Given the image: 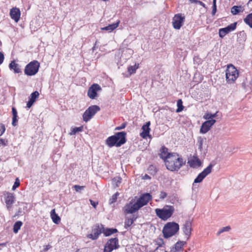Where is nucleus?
Segmentation results:
<instances>
[{
	"mask_svg": "<svg viewBox=\"0 0 252 252\" xmlns=\"http://www.w3.org/2000/svg\"><path fill=\"white\" fill-rule=\"evenodd\" d=\"M152 199V195L148 192L142 194L139 197L136 196L125 205L124 213L126 214H133L146 205Z\"/></svg>",
	"mask_w": 252,
	"mask_h": 252,
	"instance_id": "1",
	"label": "nucleus"
},
{
	"mask_svg": "<svg viewBox=\"0 0 252 252\" xmlns=\"http://www.w3.org/2000/svg\"><path fill=\"white\" fill-rule=\"evenodd\" d=\"M126 141V132L122 131L116 132L114 135L108 137L105 140V144L110 148L120 147L125 144Z\"/></svg>",
	"mask_w": 252,
	"mask_h": 252,
	"instance_id": "2",
	"label": "nucleus"
},
{
	"mask_svg": "<svg viewBox=\"0 0 252 252\" xmlns=\"http://www.w3.org/2000/svg\"><path fill=\"white\" fill-rule=\"evenodd\" d=\"M186 163V160L178 154V156L172 157L170 159L166 161L165 165L168 170L175 172L179 171Z\"/></svg>",
	"mask_w": 252,
	"mask_h": 252,
	"instance_id": "3",
	"label": "nucleus"
},
{
	"mask_svg": "<svg viewBox=\"0 0 252 252\" xmlns=\"http://www.w3.org/2000/svg\"><path fill=\"white\" fill-rule=\"evenodd\" d=\"M179 224L175 222L171 221L167 222L162 229L163 237L165 239H168L176 235L179 231Z\"/></svg>",
	"mask_w": 252,
	"mask_h": 252,
	"instance_id": "4",
	"label": "nucleus"
},
{
	"mask_svg": "<svg viewBox=\"0 0 252 252\" xmlns=\"http://www.w3.org/2000/svg\"><path fill=\"white\" fill-rule=\"evenodd\" d=\"M175 211L174 206L165 205L162 208H157L155 213L157 216L162 220L166 221L172 217Z\"/></svg>",
	"mask_w": 252,
	"mask_h": 252,
	"instance_id": "5",
	"label": "nucleus"
},
{
	"mask_svg": "<svg viewBox=\"0 0 252 252\" xmlns=\"http://www.w3.org/2000/svg\"><path fill=\"white\" fill-rule=\"evenodd\" d=\"M40 66V64L38 61H32L26 65L24 73L28 76H34L38 73Z\"/></svg>",
	"mask_w": 252,
	"mask_h": 252,
	"instance_id": "6",
	"label": "nucleus"
},
{
	"mask_svg": "<svg viewBox=\"0 0 252 252\" xmlns=\"http://www.w3.org/2000/svg\"><path fill=\"white\" fill-rule=\"evenodd\" d=\"M226 80L228 83H233L239 76L238 70L232 64L228 65L225 71Z\"/></svg>",
	"mask_w": 252,
	"mask_h": 252,
	"instance_id": "7",
	"label": "nucleus"
},
{
	"mask_svg": "<svg viewBox=\"0 0 252 252\" xmlns=\"http://www.w3.org/2000/svg\"><path fill=\"white\" fill-rule=\"evenodd\" d=\"M100 110V108L98 105H93L89 106L83 114V121L85 122L89 121Z\"/></svg>",
	"mask_w": 252,
	"mask_h": 252,
	"instance_id": "8",
	"label": "nucleus"
},
{
	"mask_svg": "<svg viewBox=\"0 0 252 252\" xmlns=\"http://www.w3.org/2000/svg\"><path fill=\"white\" fill-rule=\"evenodd\" d=\"M120 247L117 237L111 238L108 240L104 246L103 252H112L113 250Z\"/></svg>",
	"mask_w": 252,
	"mask_h": 252,
	"instance_id": "9",
	"label": "nucleus"
},
{
	"mask_svg": "<svg viewBox=\"0 0 252 252\" xmlns=\"http://www.w3.org/2000/svg\"><path fill=\"white\" fill-rule=\"evenodd\" d=\"M214 165V164L210 163L206 168H205L197 176L194 180V182L192 184L193 188L195 186V184L201 183L205 177L211 173L212 168Z\"/></svg>",
	"mask_w": 252,
	"mask_h": 252,
	"instance_id": "10",
	"label": "nucleus"
},
{
	"mask_svg": "<svg viewBox=\"0 0 252 252\" xmlns=\"http://www.w3.org/2000/svg\"><path fill=\"white\" fill-rule=\"evenodd\" d=\"M159 151L160 153L159 154V157L166 163L168 159H170L172 157L178 156V153L176 152H168V149L165 146L163 145L161 147Z\"/></svg>",
	"mask_w": 252,
	"mask_h": 252,
	"instance_id": "11",
	"label": "nucleus"
},
{
	"mask_svg": "<svg viewBox=\"0 0 252 252\" xmlns=\"http://www.w3.org/2000/svg\"><path fill=\"white\" fill-rule=\"evenodd\" d=\"M102 90L101 87L97 84L94 83L88 89V96L91 99H95L98 96V92Z\"/></svg>",
	"mask_w": 252,
	"mask_h": 252,
	"instance_id": "12",
	"label": "nucleus"
},
{
	"mask_svg": "<svg viewBox=\"0 0 252 252\" xmlns=\"http://www.w3.org/2000/svg\"><path fill=\"white\" fill-rule=\"evenodd\" d=\"M185 21V16L182 13H178L174 15L172 19V25L176 30H180L183 26Z\"/></svg>",
	"mask_w": 252,
	"mask_h": 252,
	"instance_id": "13",
	"label": "nucleus"
},
{
	"mask_svg": "<svg viewBox=\"0 0 252 252\" xmlns=\"http://www.w3.org/2000/svg\"><path fill=\"white\" fill-rule=\"evenodd\" d=\"M4 195V200L6 208L8 211H10L12 209L13 204L15 203L16 197L14 193L9 192H6Z\"/></svg>",
	"mask_w": 252,
	"mask_h": 252,
	"instance_id": "14",
	"label": "nucleus"
},
{
	"mask_svg": "<svg viewBox=\"0 0 252 252\" xmlns=\"http://www.w3.org/2000/svg\"><path fill=\"white\" fill-rule=\"evenodd\" d=\"M92 232H94V234H88L86 235V237L92 240H96L99 238L100 235L103 233V229L100 230L99 224L96 223L94 226Z\"/></svg>",
	"mask_w": 252,
	"mask_h": 252,
	"instance_id": "15",
	"label": "nucleus"
},
{
	"mask_svg": "<svg viewBox=\"0 0 252 252\" xmlns=\"http://www.w3.org/2000/svg\"><path fill=\"white\" fill-rule=\"evenodd\" d=\"M216 122V120H207L204 122L200 126V133L202 134L206 133L210 130Z\"/></svg>",
	"mask_w": 252,
	"mask_h": 252,
	"instance_id": "16",
	"label": "nucleus"
},
{
	"mask_svg": "<svg viewBox=\"0 0 252 252\" xmlns=\"http://www.w3.org/2000/svg\"><path fill=\"white\" fill-rule=\"evenodd\" d=\"M150 125V121H148L142 126L141 128L142 131L140 133V135L143 139H146L147 137L150 139L152 138V136L150 134L151 131Z\"/></svg>",
	"mask_w": 252,
	"mask_h": 252,
	"instance_id": "17",
	"label": "nucleus"
},
{
	"mask_svg": "<svg viewBox=\"0 0 252 252\" xmlns=\"http://www.w3.org/2000/svg\"><path fill=\"white\" fill-rule=\"evenodd\" d=\"M192 221L189 219L185 221L183 224V231L185 235L187 236V240H189L191 234Z\"/></svg>",
	"mask_w": 252,
	"mask_h": 252,
	"instance_id": "18",
	"label": "nucleus"
},
{
	"mask_svg": "<svg viewBox=\"0 0 252 252\" xmlns=\"http://www.w3.org/2000/svg\"><path fill=\"white\" fill-rule=\"evenodd\" d=\"M188 163L192 168H197L202 165V162L196 155H194L191 159L189 160Z\"/></svg>",
	"mask_w": 252,
	"mask_h": 252,
	"instance_id": "19",
	"label": "nucleus"
},
{
	"mask_svg": "<svg viewBox=\"0 0 252 252\" xmlns=\"http://www.w3.org/2000/svg\"><path fill=\"white\" fill-rule=\"evenodd\" d=\"M21 11L19 8L17 7H12L10 10V16L11 18L14 20L16 22H18L20 18Z\"/></svg>",
	"mask_w": 252,
	"mask_h": 252,
	"instance_id": "20",
	"label": "nucleus"
},
{
	"mask_svg": "<svg viewBox=\"0 0 252 252\" xmlns=\"http://www.w3.org/2000/svg\"><path fill=\"white\" fill-rule=\"evenodd\" d=\"M9 68L10 70H13L15 73H22L21 69L20 68V66L19 64L16 63L15 60H13L11 61L10 63L9 64Z\"/></svg>",
	"mask_w": 252,
	"mask_h": 252,
	"instance_id": "21",
	"label": "nucleus"
},
{
	"mask_svg": "<svg viewBox=\"0 0 252 252\" xmlns=\"http://www.w3.org/2000/svg\"><path fill=\"white\" fill-rule=\"evenodd\" d=\"M242 85L244 89H246L247 87L252 85V77L249 73L246 74L245 79H244Z\"/></svg>",
	"mask_w": 252,
	"mask_h": 252,
	"instance_id": "22",
	"label": "nucleus"
},
{
	"mask_svg": "<svg viewBox=\"0 0 252 252\" xmlns=\"http://www.w3.org/2000/svg\"><path fill=\"white\" fill-rule=\"evenodd\" d=\"M120 23V21L118 20L115 23L109 24L108 26L106 27L101 28L100 30L101 31H108L109 32H111L114 30H115L119 26Z\"/></svg>",
	"mask_w": 252,
	"mask_h": 252,
	"instance_id": "23",
	"label": "nucleus"
},
{
	"mask_svg": "<svg viewBox=\"0 0 252 252\" xmlns=\"http://www.w3.org/2000/svg\"><path fill=\"white\" fill-rule=\"evenodd\" d=\"M118 232V230L116 228H103V234L105 237H109L113 234Z\"/></svg>",
	"mask_w": 252,
	"mask_h": 252,
	"instance_id": "24",
	"label": "nucleus"
},
{
	"mask_svg": "<svg viewBox=\"0 0 252 252\" xmlns=\"http://www.w3.org/2000/svg\"><path fill=\"white\" fill-rule=\"evenodd\" d=\"M237 36V41L240 44L244 43L247 40V34L244 31L238 32Z\"/></svg>",
	"mask_w": 252,
	"mask_h": 252,
	"instance_id": "25",
	"label": "nucleus"
},
{
	"mask_svg": "<svg viewBox=\"0 0 252 252\" xmlns=\"http://www.w3.org/2000/svg\"><path fill=\"white\" fill-rule=\"evenodd\" d=\"M138 218L137 216L133 215L131 218H126L125 221L124 227L127 229L130 227Z\"/></svg>",
	"mask_w": 252,
	"mask_h": 252,
	"instance_id": "26",
	"label": "nucleus"
},
{
	"mask_svg": "<svg viewBox=\"0 0 252 252\" xmlns=\"http://www.w3.org/2000/svg\"><path fill=\"white\" fill-rule=\"evenodd\" d=\"M244 7L242 5H234L231 8V13L233 15H236L243 12Z\"/></svg>",
	"mask_w": 252,
	"mask_h": 252,
	"instance_id": "27",
	"label": "nucleus"
},
{
	"mask_svg": "<svg viewBox=\"0 0 252 252\" xmlns=\"http://www.w3.org/2000/svg\"><path fill=\"white\" fill-rule=\"evenodd\" d=\"M50 216L54 223L58 224L61 221V218L56 213L55 209H52L50 212Z\"/></svg>",
	"mask_w": 252,
	"mask_h": 252,
	"instance_id": "28",
	"label": "nucleus"
},
{
	"mask_svg": "<svg viewBox=\"0 0 252 252\" xmlns=\"http://www.w3.org/2000/svg\"><path fill=\"white\" fill-rule=\"evenodd\" d=\"M187 244V242L179 240L175 245L174 248L177 252L183 250V247Z\"/></svg>",
	"mask_w": 252,
	"mask_h": 252,
	"instance_id": "29",
	"label": "nucleus"
},
{
	"mask_svg": "<svg viewBox=\"0 0 252 252\" xmlns=\"http://www.w3.org/2000/svg\"><path fill=\"white\" fill-rule=\"evenodd\" d=\"M139 64L135 63L134 65H129L127 67V71L130 75L135 73L139 68Z\"/></svg>",
	"mask_w": 252,
	"mask_h": 252,
	"instance_id": "30",
	"label": "nucleus"
},
{
	"mask_svg": "<svg viewBox=\"0 0 252 252\" xmlns=\"http://www.w3.org/2000/svg\"><path fill=\"white\" fill-rule=\"evenodd\" d=\"M22 221L20 220H18L15 222L13 225V231L14 233L16 234L18 232L19 230L20 229L21 226L23 225Z\"/></svg>",
	"mask_w": 252,
	"mask_h": 252,
	"instance_id": "31",
	"label": "nucleus"
},
{
	"mask_svg": "<svg viewBox=\"0 0 252 252\" xmlns=\"http://www.w3.org/2000/svg\"><path fill=\"white\" fill-rule=\"evenodd\" d=\"M244 21L246 24L252 29V12L246 16L244 19Z\"/></svg>",
	"mask_w": 252,
	"mask_h": 252,
	"instance_id": "32",
	"label": "nucleus"
},
{
	"mask_svg": "<svg viewBox=\"0 0 252 252\" xmlns=\"http://www.w3.org/2000/svg\"><path fill=\"white\" fill-rule=\"evenodd\" d=\"M83 126L79 127H72L71 131L69 132V134L70 135H74L79 132H82L83 130Z\"/></svg>",
	"mask_w": 252,
	"mask_h": 252,
	"instance_id": "33",
	"label": "nucleus"
},
{
	"mask_svg": "<svg viewBox=\"0 0 252 252\" xmlns=\"http://www.w3.org/2000/svg\"><path fill=\"white\" fill-rule=\"evenodd\" d=\"M218 113V111L214 114L207 112L205 114V115L203 116V118L204 119L207 120H214V118L217 117Z\"/></svg>",
	"mask_w": 252,
	"mask_h": 252,
	"instance_id": "34",
	"label": "nucleus"
},
{
	"mask_svg": "<svg viewBox=\"0 0 252 252\" xmlns=\"http://www.w3.org/2000/svg\"><path fill=\"white\" fill-rule=\"evenodd\" d=\"M237 22H235L233 23H232L230 25H228L226 27H225L226 28V31H227L228 33L233 32L235 31L237 28Z\"/></svg>",
	"mask_w": 252,
	"mask_h": 252,
	"instance_id": "35",
	"label": "nucleus"
},
{
	"mask_svg": "<svg viewBox=\"0 0 252 252\" xmlns=\"http://www.w3.org/2000/svg\"><path fill=\"white\" fill-rule=\"evenodd\" d=\"M183 101L181 99H179L177 100V108L176 110V113H180L184 110L185 107L183 105Z\"/></svg>",
	"mask_w": 252,
	"mask_h": 252,
	"instance_id": "36",
	"label": "nucleus"
},
{
	"mask_svg": "<svg viewBox=\"0 0 252 252\" xmlns=\"http://www.w3.org/2000/svg\"><path fill=\"white\" fill-rule=\"evenodd\" d=\"M39 96V93L37 91L33 92L29 96V99L35 102Z\"/></svg>",
	"mask_w": 252,
	"mask_h": 252,
	"instance_id": "37",
	"label": "nucleus"
},
{
	"mask_svg": "<svg viewBox=\"0 0 252 252\" xmlns=\"http://www.w3.org/2000/svg\"><path fill=\"white\" fill-rule=\"evenodd\" d=\"M148 170L149 173L153 176L156 175L158 171L156 166L153 165H150L148 168Z\"/></svg>",
	"mask_w": 252,
	"mask_h": 252,
	"instance_id": "38",
	"label": "nucleus"
},
{
	"mask_svg": "<svg viewBox=\"0 0 252 252\" xmlns=\"http://www.w3.org/2000/svg\"><path fill=\"white\" fill-rule=\"evenodd\" d=\"M227 34H228V33L225 27L219 30V35L220 38H223Z\"/></svg>",
	"mask_w": 252,
	"mask_h": 252,
	"instance_id": "39",
	"label": "nucleus"
},
{
	"mask_svg": "<svg viewBox=\"0 0 252 252\" xmlns=\"http://www.w3.org/2000/svg\"><path fill=\"white\" fill-rule=\"evenodd\" d=\"M158 247L155 249V251H157L158 248L161 247L164 245L163 239L162 238L159 237L155 241Z\"/></svg>",
	"mask_w": 252,
	"mask_h": 252,
	"instance_id": "40",
	"label": "nucleus"
},
{
	"mask_svg": "<svg viewBox=\"0 0 252 252\" xmlns=\"http://www.w3.org/2000/svg\"><path fill=\"white\" fill-rule=\"evenodd\" d=\"M119 195V193L118 192H116L115 194H114L109 200V204H112L116 202Z\"/></svg>",
	"mask_w": 252,
	"mask_h": 252,
	"instance_id": "41",
	"label": "nucleus"
},
{
	"mask_svg": "<svg viewBox=\"0 0 252 252\" xmlns=\"http://www.w3.org/2000/svg\"><path fill=\"white\" fill-rule=\"evenodd\" d=\"M204 139L201 137V136H199L197 138V143H198V149L201 151L203 149V143Z\"/></svg>",
	"mask_w": 252,
	"mask_h": 252,
	"instance_id": "42",
	"label": "nucleus"
},
{
	"mask_svg": "<svg viewBox=\"0 0 252 252\" xmlns=\"http://www.w3.org/2000/svg\"><path fill=\"white\" fill-rule=\"evenodd\" d=\"M122 178L120 177H116L112 179V182L116 184V186L118 187L119 184L122 182Z\"/></svg>",
	"mask_w": 252,
	"mask_h": 252,
	"instance_id": "43",
	"label": "nucleus"
},
{
	"mask_svg": "<svg viewBox=\"0 0 252 252\" xmlns=\"http://www.w3.org/2000/svg\"><path fill=\"white\" fill-rule=\"evenodd\" d=\"M231 229V227L229 225L223 227L221 228L217 233V235H219L222 232L229 231Z\"/></svg>",
	"mask_w": 252,
	"mask_h": 252,
	"instance_id": "44",
	"label": "nucleus"
},
{
	"mask_svg": "<svg viewBox=\"0 0 252 252\" xmlns=\"http://www.w3.org/2000/svg\"><path fill=\"white\" fill-rule=\"evenodd\" d=\"M20 185V181L18 178H16L14 182V185L12 186V189L15 190Z\"/></svg>",
	"mask_w": 252,
	"mask_h": 252,
	"instance_id": "45",
	"label": "nucleus"
},
{
	"mask_svg": "<svg viewBox=\"0 0 252 252\" xmlns=\"http://www.w3.org/2000/svg\"><path fill=\"white\" fill-rule=\"evenodd\" d=\"M85 188V186H79V185H74L73 187V188L75 190V191L76 192H81V191L83 189H84Z\"/></svg>",
	"mask_w": 252,
	"mask_h": 252,
	"instance_id": "46",
	"label": "nucleus"
},
{
	"mask_svg": "<svg viewBox=\"0 0 252 252\" xmlns=\"http://www.w3.org/2000/svg\"><path fill=\"white\" fill-rule=\"evenodd\" d=\"M127 125V122H124L121 124V126H117L115 127V130H120L121 129H124Z\"/></svg>",
	"mask_w": 252,
	"mask_h": 252,
	"instance_id": "47",
	"label": "nucleus"
},
{
	"mask_svg": "<svg viewBox=\"0 0 252 252\" xmlns=\"http://www.w3.org/2000/svg\"><path fill=\"white\" fill-rule=\"evenodd\" d=\"M18 116L12 117V125L13 126H16L18 124Z\"/></svg>",
	"mask_w": 252,
	"mask_h": 252,
	"instance_id": "48",
	"label": "nucleus"
},
{
	"mask_svg": "<svg viewBox=\"0 0 252 252\" xmlns=\"http://www.w3.org/2000/svg\"><path fill=\"white\" fill-rule=\"evenodd\" d=\"M33 101L29 99V100L27 102V105L26 106V108L27 109H30L34 103Z\"/></svg>",
	"mask_w": 252,
	"mask_h": 252,
	"instance_id": "49",
	"label": "nucleus"
},
{
	"mask_svg": "<svg viewBox=\"0 0 252 252\" xmlns=\"http://www.w3.org/2000/svg\"><path fill=\"white\" fill-rule=\"evenodd\" d=\"M5 131V127L4 124H0V136H1Z\"/></svg>",
	"mask_w": 252,
	"mask_h": 252,
	"instance_id": "50",
	"label": "nucleus"
},
{
	"mask_svg": "<svg viewBox=\"0 0 252 252\" xmlns=\"http://www.w3.org/2000/svg\"><path fill=\"white\" fill-rule=\"evenodd\" d=\"M8 144V140L7 139H4L0 138V145H2L3 146H6Z\"/></svg>",
	"mask_w": 252,
	"mask_h": 252,
	"instance_id": "51",
	"label": "nucleus"
},
{
	"mask_svg": "<svg viewBox=\"0 0 252 252\" xmlns=\"http://www.w3.org/2000/svg\"><path fill=\"white\" fill-rule=\"evenodd\" d=\"M89 201L90 202V204H91V205L94 208H96L98 204V202L97 201H94V200H93L92 199H90L89 200Z\"/></svg>",
	"mask_w": 252,
	"mask_h": 252,
	"instance_id": "52",
	"label": "nucleus"
},
{
	"mask_svg": "<svg viewBox=\"0 0 252 252\" xmlns=\"http://www.w3.org/2000/svg\"><path fill=\"white\" fill-rule=\"evenodd\" d=\"M217 11V5H212V15L213 16L215 15Z\"/></svg>",
	"mask_w": 252,
	"mask_h": 252,
	"instance_id": "53",
	"label": "nucleus"
},
{
	"mask_svg": "<svg viewBox=\"0 0 252 252\" xmlns=\"http://www.w3.org/2000/svg\"><path fill=\"white\" fill-rule=\"evenodd\" d=\"M12 117L18 116L17 109L14 107H12Z\"/></svg>",
	"mask_w": 252,
	"mask_h": 252,
	"instance_id": "54",
	"label": "nucleus"
},
{
	"mask_svg": "<svg viewBox=\"0 0 252 252\" xmlns=\"http://www.w3.org/2000/svg\"><path fill=\"white\" fill-rule=\"evenodd\" d=\"M167 194L165 192L162 191L160 192V198L161 199H163L167 196Z\"/></svg>",
	"mask_w": 252,
	"mask_h": 252,
	"instance_id": "55",
	"label": "nucleus"
},
{
	"mask_svg": "<svg viewBox=\"0 0 252 252\" xmlns=\"http://www.w3.org/2000/svg\"><path fill=\"white\" fill-rule=\"evenodd\" d=\"M4 59V54L2 52H0V65L2 63Z\"/></svg>",
	"mask_w": 252,
	"mask_h": 252,
	"instance_id": "56",
	"label": "nucleus"
},
{
	"mask_svg": "<svg viewBox=\"0 0 252 252\" xmlns=\"http://www.w3.org/2000/svg\"><path fill=\"white\" fill-rule=\"evenodd\" d=\"M22 213V210L21 208H19L17 211V212L15 213V215L14 216V217H16L17 216H19L21 215Z\"/></svg>",
	"mask_w": 252,
	"mask_h": 252,
	"instance_id": "57",
	"label": "nucleus"
},
{
	"mask_svg": "<svg viewBox=\"0 0 252 252\" xmlns=\"http://www.w3.org/2000/svg\"><path fill=\"white\" fill-rule=\"evenodd\" d=\"M142 179L143 180H147L151 179V177L149 176L148 174H145L144 176H142Z\"/></svg>",
	"mask_w": 252,
	"mask_h": 252,
	"instance_id": "58",
	"label": "nucleus"
},
{
	"mask_svg": "<svg viewBox=\"0 0 252 252\" xmlns=\"http://www.w3.org/2000/svg\"><path fill=\"white\" fill-rule=\"evenodd\" d=\"M198 4H199V5H200L201 6H202V7H204V8H206V5L205 4V3H204L202 1H200L198 0Z\"/></svg>",
	"mask_w": 252,
	"mask_h": 252,
	"instance_id": "59",
	"label": "nucleus"
},
{
	"mask_svg": "<svg viewBox=\"0 0 252 252\" xmlns=\"http://www.w3.org/2000/svg\"><path fill=\"white\" fill-rule=\"evenodd\" d=\"M198 0H189V2L191 3L198 4Z\"/></svg>",
	"mask_w": 252,
	"mask_h": 252,
	"instance_id": "60",
	"label": "nucleus"
},
{
	"mask_svg": "<svg viewBox=\"0 0 252 252\" xmlns=\"http://www.w3.org/2000/svg\"><path fill=\"white\" fill-rule=\"evenodd\" d=\"M203 79V77H200L199 80H194V82H195L197 84H198L200 83Z\"/></svg>",
	"mask_w": 252,
	"mask_h": 252,
	"instance_id": "61",
	"label": "nucleus"
},
{
	"mask_svg": "<svg viewBox=\"0 0 252 252\" xmlns=\"http://www.w3.org/2000/svg\"><path fill=\"white\" fill-rule=\"evenodd\" d=\"M51 247L50 245H48L46 246V248H44V251H48V250H49V249L50 248H51Z\"/></svg>",
	"mask_w": 252,
	"mask_h": 252,
	"instance_id": "62",
	"label": "nucleus"
},
{
	"mask_svg": "<svg viewBox=\"0 0 252 252\" xmlns=\"http://www.w3.org/2000/svg\"><path fill=\"white\" fill-rule=\"evenodd\" d=\"M7 243V242L2 243H0V246L5 247L6 246Z\"/></svg>",
	"mask_w": 252,
	"mask_h": 252,
	"instance_id": "63",
	"label": "nucleus"
},
{
	"mask_svg": "<svg viewBox=\"0 0 252 252\" xmlns=\"http://www.w3.org/2000/svg\"><path fill=\"white\" fill-rule=\"evenodd\" d=\"M99 225H100V230H102V228H106V227H104V225L102 224H99Z\"/></svg>",
	"mask_w": 252,
	"mask_h": 252,
	"instance_id": "64",
	"label": "nucleus"
}]
</instances>
